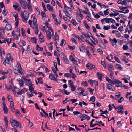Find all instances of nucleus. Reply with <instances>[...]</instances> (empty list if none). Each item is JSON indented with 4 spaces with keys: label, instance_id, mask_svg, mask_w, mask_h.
Here are the masks:
<instances>
[{
    "label": "nucleus",
    "instance_id": "1",
    "mask_svg": "<svg viewBox=\"0 0 132 132\" xmlns=\"http://www.w3.org/2000/svg\"><path fill=\"white\" fill-rule=\"evenodd\" d=\"M22 21L27 23V21L29 17V14L25 10H24L23 12H21V14Z\"/></svg>",
    "mask_w": 132,
    "mask_h": 132
},
{
    "label": "nucleus",
    "instance_id": "2",
    "mask_svg": "<svg viewBox=\"0 0 132 132\" xmlns=\"http://www.w3.org/2000/svg\"><path fill=\"white\" fill-rule=\"evenodd\" d=\"M10 121L12 126L13 127L16 126V128H17L19 127L20 128L21 127V125L20 122H18L14 120L13 118H11Z\"/></svg>",
    "mask_w": 132,
    "mask_h": 132
},
{
    "label": "nucleus",
    "instance_id": "3",
    "mask_svg": "<svg viewBox=\"0 0 132 132\" xmlns=\"http://www.w3.org/2000/svg\"><path fill=\"white\" fill-rule=\"evenodd\" d=\"M117 84L118 85H116V86L117 87H121L122 86V82L119 81V80L118 79H116L114 80H113V84Z\"/></svg>",
    "mask_w": 132,
    "mask_h": 132
},
{
    "label": "nucleus",
    "instance_id": "4",
    "mask_svg": "<svg viewBox=\"0 0 132 132\" xmlns=\"http://www.w3.org/2000/svg\"><path fill=\"white\" fill-rule=\"evenodd\" d=\"M107 88L109 90H112L114 91L115 90V88L112 85H111L110 84H106Z\"/></svg>",
    "mask_w": 132,
    "mask_h": 132
},
{
    "label": "nucleus",
    "instance_id": "5",
    "mask_svg": "<svg viewBox=\"0 0 132 132\" xmlns=\"http://www.w3.org/2000/svg\"><path fill=\"white\" fill-rule=\"evenodd\" d=\"M23 79L24 81L26 82V83L25 84L26 85L29 86L31 85H32L30 79H27L26 78H23Z\"/></svg>",
    "mask_w": 132,
    "mask_h": 132
},
{
    "label": "nucleus",
    "instance_id": "6",
    "mask_svg": "<svg viewBox=\"0 0 132 132\" xmlns=\"http://www.w3.org/2000/svg\"><path fill=\"white\" fill-rule=\"evenodd\" d=\"M4 58H2V60H3V64L5 66L6 65V64L7 63V64L9 65V60L8 58L6 57L5 58L4 60Z\"/></svg>",
    "mask_w": 132,
    "mask_h": 132
},
{
    "label": "nucleus",
    "instance_id": "7",
    "mask_svg": "<svg viewBox=\"0 0 132 132\" xmlns=\"http://www.w3.org/2000/svg\"><path fill=\"white\" fill-rule=\"evenodd\" d=\"M13 89L12 90V91L13 92L14 94L15 95L16 94V93L18 91L20 90L18 88H17L16 86H13Z\"/></svg>",
    "mask_w": 132,
    "mask_h": 132
},
{
    "label": "nucleus",
    "instance_id": "8",
    "mask_svg": "<svg viewBox=\"0 0 132 132\" xmlns=\"http://www.w3.org/2000/svg\"><path fill=\"white\" fill-rule=\"evenodd\" d=\"M26 3H27V2L23 1L20 3L23 9H26Z\"/></svg>",
    "mask_w": 132,
    "mask_h": 132
},
{
    "label": "nucleus",
    "instance_id": "9",
    "mask_svg": "<svg viewBox=\"0 0 132 132\" xmlns=\"http://www.w3.org/2000/svg\"><path fill=\"white\" fill-rule=\"evenodd\" d=\"M5 28L7 30H11L12 29V26L10 24H7Z\"/></svg>",
    "mask_w": 132,
    "mask_h": 132
},
{
    "label": "nucleus",
    "instance_id": "10",
    "mask_svg": "<svg viewBox=\"0 0 132 132\" xmlns=\"http://www.w3.org/2000/svg\"><path fill=\"white\" fill-rule=\"evenodd\" d=\"M18 45L21 46H23L26 44V43L22 40H21L18 43Z\"/></svg>",
    "mask_w": 132,
    "mask_h": 132
},
{
    "label": "nucleus",
    "instance_id": "11",
    "mask_svg": "<svg viewBox=\"0 0 132 132\" xmlns=\"http://www.w3.org/2000/svg\"><path fill=\"white\" fill-rule=\"evenodd\" d=\"M46 34L48 39V40L50 39L51 37V32L49 31H47Z\"/></svg>",
    "mask_w": 132,
    "mask_h": 132
},
{
    "label": "nucleus",
    "instance_id": "12",
    "mask_svg": "<svg viewBox=\"0 0 132 132\" xmlns=\"http://www.w3.org/2000/svg\"><path fill=\"white\" fill-rule=\"evenodd\" d=\"M27 7L28 9L31 12H32L33 11L32 6L31 5V3H28L27 4Z\"/></svg>",
    "mask_w": 132,
    "mask_h": 132
},
{
    "label": "nucleus",
    "instance_id": "13",
    "mask_svg": "<svg viewBox=\"0 0 132 132\" xmlns=\"http://www.w3.org/2000/svg\"><path fill=\"white\" fill-rule=\"evenodd\" d=\"M83 23L86 28L89 31L90 27L87 24L85 20H84Z\"/></svg>",
    "mask_w": 132,
    "mask_h": 132
},
{
    "label": "nucleus",
    "instance_id": "14",
    "mask_svg": "<svg viewBox=\"0 0 132 132\" xmlns=\"http://www.w3.org/2000/svg\"><path fill=\"white\" fill-rule=\"evenodd\" d=\"M15 114L16 116L19 117L22 116V115H21L19 111L17 109L15 110Z\"/></svg>",
    "mask_w": 132,
    "mask_h": 132
},
{
    "label": "nucleus",
    "instance_id": "15",
    "mask_svg": "<svg viewBox=\"0 0 132 132\" xmlns=\"http://www.w3.org/2000/svg\"><path fill=\"white\" fill-rule=\"evenodd\" d=\"M121 58H122L121 59V60L122 61L125 62L126 63H127L129 62V61L128 59L126 58V56H123Z\"/></svg>",
    "mask_w": 132,
    "mask_h": 132
},
{
    "label": "nucleus",
    "instance_id": "16",
    "mask_svg": "<svg viewBox=\"0 0 132 132\" xmlns=\"http://www.w3.org/2000/svg\"><path fill=\"white\" fill-rule=\"evenodd\" d=\"M4 120L5 122V126L6 128H7L8 126V122L7 119L5 116L4 117Z\"/></svg>",
    "mask_w": 132,
    "mask_h": 132
},
{
    "label": "nucleus",
    "instance_id": "17",
    "mask_svg": "<svg viewBox=\"0 0 132 132\" xmlns=\"http://www.w3.org/2000/svg\"><path fill=\"white\" fill-rule=\"evenodd\" d=\"M99 45L100 47H102L103 49H105L106 48V47L104 44L103 41H101V43H100Z\"/></svg>",
    "mask_w": 132,
    "mask_h": 132
},
{
    "label": "nucleus",
    "instance_id": "18",
    "mask_svg": "<svg viewBox=\"0 0 132 132\" xmlns=\"http://www.w3.org/2000/svg\"><path fill=\"white\" fill-rule=\"evenodd\" d=\"M3 110L5 114H7L8 113V110L7 106L3 107Z\"/></svg>",
    "mask_w": 132,
    "mask_h": 132
},
{
    "label": "nucleus",
    "instance_id": "19",
    "mask_svg": "<svg viewBox=\"0 0 132 132\" xmlns=\"http://www.w3.org/2000/svg\"><path fill=\"white\" fill-rule=\"evenodd\" d=\"M43 49V48L40 47L38 44L36 45V50L38 51H42Z\"/></svg>",
    "mask_w": 132,
    "mask_h": 132
},
{
    "label": "nucleus",
    "instance_id": "20",
    "mask_svg": "<svg viewBox=\"0 0 132 132\" xmlns=\"http://www.w3.org/2000/svg\"><path fill=\"white\" fill-rule=\"evenodd\" d=\"M69 59L73 63H75V62H76V60L74 59V58L71 55H70L69 56Z\"/></svg>",
    "mask_w": 132,
    "mask_h": 132
},
{
    "label": "nucleus",
    "instance_id": "21",
    "mask_svg": "<svg viewBox=\"0 0 132 132\" xmlns=\"http://www.w3.org/2000/svg\"><path fill=\"white\" fill-rule=\"evenodd\" d=\"M47 7L50 11H52L53 10V8L50 4H48L47 5Z\"/></svg>",
    "mask_w": 132,
    "mask_h": 132
},
{
    "label": "nucleus",
    "instance_id": "22",
    "mask_svg": "<svg viewBox=\"0 0 132 132\" xmlns=\"http://www.w3.org/2000/svg\"><path fill=\"white\" fill-rule=\"evenodd\" d=\"M97 76L98 77V78L100 80L102 79V74H101L99 72H97Z\"/></svg>",
    "mask_w": 132,
    "mask_h": 132
},
{
    "label": "nucleus",
    "instance_id": "23",
    "mask_svg": "<svg viewBox=\"0 0 132 132\" xmlns=\"http://www.w3.org/2000/svg\"><path fill=\"white\" fill-rule=\"evenodd\" d=\"M39 38L41 42L42 43L44 41V37L43 35L39 36Z\"/></svg>",
    "mask_w": 132,
    "mask_h": 132
},
{
    "label": "nucleus",
    "instance_id": "24",
    "mask_svg": "<svg viewBox=\"0 0 132 132\" xmlns=\"http://www.w3.org/2000/svg\"><path fill=\"white\" fill-rule=\"evenodd\" d=\"M117 42V41L115 38H114L113 40V41L111 42L113 46H114L115 43L116 44V43Z\"/></svg>",
    "mask_w": 132,
    "mask_h": 132
},
{
    "label": "nucleus",
    "instance_id": "25",
    "mask_svg": "<svg viewBox=\"0 0 132 132\" xmlns=\"http://www.w3.org/2000/svg\"><path fill=\"white\" fill-rule=\"evenodd\" d=\"M32 85H31L29 86V90L30 91V92H33V91L34 90V89L32 86Z\"/></svg>",
    "mask_w": 132,
    "mask_h": 132
},
{
    "label": "nucleus",
    "instance_id": "26",
    "mask_svg": "<svg viewBox=\"0 0 132 132\" xmlns=\"http://www.w3.org/2000/svg\"><path fill=\"white\" fill-rule=\"evenodd\" d=\"M106 80L109 82L111 84H113V81L111 80V79H109L108 77H106Z\"/></svg>",
    "mask_w": 132,
    "mask_h": 132
},
{
    "label": "nucleus",
    "instance_id": "27",
    "mask_svg": "<svg viewBox=\"0 0 132 132\" xmlns=\"http://www.w3.org/2000/svg\"><path fill=\"white\" fill-rule=\"evenodd\" d=\"M110 28V26H104L103 29L105 30H108Z\"/></svg>",
    "mask_w": 132,
    "mask_h": 132
},
{
    "label": "nucleus",
    "instance_id": "28",
    "mask_svg": "<svg viewBox=\"0 0 132 132\" xmlns=\"http://www.w3.org/2000/svg\"><path fill=\"white\" fill-rule=\"evenodd\" d=\"M108 65V67L107 66V67H108V69L110 71H111L110 69L112 70L114 69V67L113 65Z\"/></svg>",
    "mask_w": 132,
    "mask_h": 132
},
{
    "label": "nucleus",
    "instance_id": "29",
    "mask_svg": "<svg viewBox=\"0 0 132 132\" xmlns=\"http://www.w3.org/2000/svg\"><path fill=\"white\" fill-rule=\"evenodd\" d=\"M36 37H34L33 38H31V41L32 42L36 44Z\"/></svg>",
    "mask_w": 132,
    "mask_h": 132
},
{
    "label": "nucleus",
    "instance_id": "30",
    "mask_svg": "<svg viewBox=\"0 0 132 132\" xmlns=\"http://www.w3.org/2000/svg\"><path fill=\"white\" fill-rule=\"evenodd\" d=\"M110 72L111 73L110 74V78L112 79H114V80L116 79H114L113 76V75L114 74V73L112 71H110Z\"/></svg>",
    "mask_w": 132,
    "mask_h": 132
},
{
    "label": "nucleus",
    "instance_id": "31",
    "mask_svg": "<svg viewBox=\"0 0 132 132\" xmlns=\"http://www.w3.org/2000/svg\"><path fill=\"white\" fill-rule=\"evenodd\" d=\"M21 31L22 36L24 37H25L26 36V34L25 33V30L22 28L21 29Z\"/></svg>",
    "mask_w": 132,
    "mask_h": 132
},
{
    "label": "nucleus",
    "instance_id": "32",
    "mask_svg": "<svg viewBox=\"0 0 132 132\" xmlns=\"http://www.w3.org/2000/svg\"><path fill=\"white\" fill-rule=\"evenodd\" d=\"M86 35L87 36V38H89V39H90V37H93L92 36V35L91 33L89 32H87L86 34Z\"/></svg>",
    "mask_w": 132,
    "mask_h": 132
},
{
    "label": "nucleus",
    "instance_id": "33",
    "mask_svg": "<svg viewBox=\"0 0 132 132\" xmlns=\"http://www.w3.org/2000/svg\"><path fill=\"white\" fill-rule=\"evenodd\" d=\"M52 70L54 72V74L56 76V77L57 78L58 77V75L57 74V72L55 71V70L54 69H53V68H52Z\"/></svg>",
    "mask_w": 132,
    "mask_h": 132
},
{
    "label": "nucleus",
    "instance_id": "34",
    "mask_svg": "<svg viewBox=\"0 0 132 132\" xmlns=\"http://www.w3.org/2000/svg\"><path fill=\"white\" fill-rule=\"evenodd\" d=\"M68 84L70 86V87L74 85L73 82L71 80L68 81Z\"/></svg>",
    "mask_w": 132,
    "mask_h": 132
},
{
    "label": "nucleus",
    "instance_id": "35",
    "mask_svg": "<svg viewBox=\"0 0 132 132\" xmlns=\"http://www.w3.org/2000/svg\"><path fill=\"white\" fill-rule=\"evenodd\" d=\"M55 39L54 40V41H55L57 39L58 40L59 39V36L57 34V32H55V34L54 36Z\"/></svg>",
    "mask_w": 132,
    "mask_h": 132
},
{
    "label": "nucleus",
    "instance_id": "36",
    "mask_svg": "<svg viewBox=\"0 0 132 132\" xmlns=\"http://www.w3.org/2000/svg\"><path fill=\"white\" fill-rule=\"evenodd\" d=\"M116 66L119 69H120V70H122L123 69V68L121 67V65L120 64H116Z\"/></svg>",
    "mask_w": 132,
    "mask_h": 132
},
{
    "label": "nucleus",
    "instance_id": "37",
    "mask_svg": "<svg viewBox=\"0 0 132 132\" xmlns=\"http://www.w3.org/2000/svg\"><path fill=\"white\" fill-rule=\"evenodd\" d=\"M37 79L39 83L41 84L43 83V82L42 80V77L37 78Z\"/></svg>",
    "mask_w": 132,
    "mask_h": 132
},
{
    "label": "nucleus",
    "instance_id": "38",
    "mask_svg": "<svg viewBox=\"0 0 132 132\" xmlns=\"http://www.w3.org/2000/svg\"><path fill=\"white\" fill-rule=\"evenodd\" d=\"M66 110L65 109H60L59 110V111L61 112V111H63V116H66L67 117H68V115H65V112L64 111Z\"/></svg>",
    "mask_w": 132,
    "mask_h": 132
},
{
    "label": "nucleus",
    "instance_id": "39",
    "mask_svg": "<svg viewBox=\"0 0 132 132\" xmlns=\"http://www.w3.org/2000/svg\"><path fill=\"white\" fill-rule=\"evenodd\" d=\"M53 63L54 65V67L56 69V71H58V69L57 67V63L56 62H54Z\"/></svg>",
    "mask_w": 132,
    "mask_h": 132
},
{
    "label": "nucleus",
    "instance_id": "40",
    "mask_svg": "<svg viewBox=\"0 0 132 132\" xmlns=\"http://www.w3.org/2000/svg\"><path fill=\"white\" fill-rule=\"evenodd\" d=\"M49 78L50 79L52 80H53V79L55 78V77L53 75L52 73H51L49 75Z\"/></svg>",
    "mask_w": 132,
    "mask_h": 132
},
{
    "label": "nucleus",
    "instance_id": "41",
    "mask_svg": "<svg viewBox=\"0 0 132 132\" xmlns=\"http://www.w3.org/2000/svg\"><path fill=\"white\" fill-rule=\"evenodd\" d=\"M84 46V45L83 44H82L81 48H79L80 50V51L83 52L84 50L85 47Z\"/></svg>",
    "mask_w": 132,
    "mask_h": 132
},
{
    "label": "nucleus",
    "instance_id": "42",
    "mask_svg": "<svg viewBox=\"0 0 132 132\" xmlns=\"http://www.w3.org/2000/svg\"><path fill=\"white\" fill-rule=\"evenodd\" d=\"M104 19L106 23H109L110 22V18H104Z\"/></svg>",
    "mask_w": 132,
    "mask_h": 132
},
{
    "label": "nucleus",
    "instance_id": "43",
    "mask_svg": "<svg viewBox=\"0 0 132 132\" xmlns=\"http://www.w3.org/2000/svg\"><path fill=\"white\" fill-rule=\"evenodd\" d=\"M91 64H92L90 63H88L87 64L86 67H87L88 69L90 70L91 69Z\"/></svg>",
    "mask_w": 132,
    "mask_h": 132
},
{
    "label": "nucleus",
    "instance_id": "44",
    "mask_svg": "<svg viewBox=\"0 0 132 132\" xmlns=\"http://www.w3.org/2000/svg\"><path fill=\"white\" fill-rule=\"evenodd\" d=\"M117 108L118 110L120 109V110L122 109L123 110H124L123 107V105H119L117 107Z\"/></svg>",
    "mask_w": 132,
    "mask_h": 132
},
{
    "label": "nucleus",
    "instance_id": "45",
    "mask_svg": "<svg viewBox=\"0 0 132 132\" xmlns=\"http://www.w3.org/2000/svg\"><path fill=\"white\" fill-rule=\"evenodd\" d=\"M77 87L76 86H73L72 87H70L71 88V90L72 91H74Z\"/></svg>",
    "mask_w": 132,
    "mask_h": 132
},
{
    "label": "nucleus",
    "instance_id": "46",
    "mask_svg": "<svg viewBox=\"0 0 132 132\" xmlns=\"http://www.w3.org/2000/svg\"><path fill=\"white\" fill-rule=\"evenodd\" d=\"M54 56L57 57L59 56L60 55V54L58 53L56 51H54Z\"/></svg>",
    "mask_w": 132,
    "mask_h": 132
},
{
    "label": "nucleus",
    "instance_id": "47",
    "mask_svg": "<svg viewBox=\"0 0 132 132\" xmlns=\"http://www.w3.org/2000/svg\"><path fill=\"white\" fill-rule=\"evenodd\" d=\"M124 99L123 97H121L118 101V102L120 103H121L123 100Z\"/></svg>",
    "mask_w": 132,
    "mask_h": 132
},
{
    "label": "nucleus",
    "instance_id": "48",
    "mask_svg": "<svg viewBox=\"0 0 132 132\" xmlns=\"http://www.w3.org/2000/svg\"><path fill=\"white\" fill-rule=\"evenodd\" d=\"M117 125L119 127H121L122 126V123L121 121H119L117 122Z\"/></svg>",
    "mask_w": 132,
    "mask_h": 132
},
{
    "label": "nucleus",
    "instance_id": "49",
    "mask_svg": "<svg viewBox=\"0 0 132 132\" xmlns=\"http://www.w3.org/2000/svg\"><path fill=\"white\" fill-rule=\"evenodd\" d=\"M65 42V40L64 39H62V40L61 41V43L60 44V45L61 46H63V44L64 43V42Z\"/></svg>",
    "mask_w": 132,
    "mask_h": 132
},
{
    "label": "nucleus",
    "instance_id": "50",
    "mask_svg": "<svg viewBox=\"0 0 132 132\" xmlns=\"http://www.w3.org/2000/svg\"><path fill=\"white\" fill-rule=\"evenodd\" d=\"M95 97L94 96H92L91 97L90 99V100L93 102H95Z\"/></svg>",
    "mask_w": 132,
    "mask_h": 132
},
{
    "label": "nucleus",
    "instance_id": "51",
    "mask_svg": "<svg viewBox=\"0 0 132 132\" xmlns=\"http://www.w3.org/2000/svg\"><path fill=\"white\" fill-rule=\"evenodd\" d=\"M81 84L85 87L87 86L88 85L87 82H82Z\"/></svg>",
    "mask_w": 132,
    "mask_h": 132
},
{
    "label": "nucleus",
    "instance_id": "52",
    "mask_svg": "<svg viewBox=\"0 0 132 132\" xmlns=\"http://www.w3.org/2000/svg\"><path fill=\"white\" fill-rule=\"evenodd\" d=\"M100 111L101 112V114H106L105 113H108V111L107 110H106L105 111H103L101 109H100Z\"/></svg>",
    "mask_w": 132,
    "mask_h": 132
},
{
    "label": "nucleus",
    "instance_id": "53",
    "mask_svg": "<svg viewBox=\"0 0 132 132\" xmlns=\"http://www.w3.org/2000/svg\"><path fill=\"white\" fill-rule=\"evenodd\" d=\"M27 97L28 98H30L33 96V94L32 93L30 94H29L28 93H27Z\"/></svg>",
    "mask_w": 132,
    "mask_h": 132
},
{
    "label": "nucleus",
    "instance_id": "54",
    "mask_svg": "<svg viewBox=\"0 0 132 132\" xmlns=\"http://www.w3.org/2000/svg\"><path fill=\"white\" fill-rule=\"evenodd\" d=\"M14 102L13 101H11L10 108H13L14 107Z\"/></svg>",
    "mask_w": 132,
    "mask_h": 132
},
{
    "label": "nucleus",
    "instance_id": "55",
    "mask_svg": "<svg viewBox=\"0 0 132 132\" xmlns=\"http://www.w3.org/2000/svg\"><path fill=\"white\" fill-rule=\"evenodd\" d=\"M73 113L75 115H78V114H81V113L77 111H74L73 112Z\"/></svg>",
    "mask_w": 132,
    "mask_h": 132
},
{
    "label": "nucleus",
    "instance_id": "56",
    "mask_svg": "<svg viewBox=\"0 0 132 132\" xmlns=\"http://www.w3.org/2000/svg\"><path fill=\"white\" fill-rule=\"evenodd\" d=\"M63 62L67 64H69V62L67 58Z\"/></svg>",
    "mask_w": 132,
    "mask_h": 132
},
{
    "label": "nucleus",
    "instance_id": "57",
    "mask_svg": "<svg viewBox=\"0 0 132 132\" xmlns=\"http://www.w3.org/2000/svg\"><path fill=\"white\" fill-rule=\"evenodd\" d=\"M41 29H42L43 31V32H46V30L45 29V27L44 26L41 25L40 27Z\"/></svg>",
    "mask_w": 132,
    "mask_h": 132
},
{
    "label": "nucleus",
    "instance_id": "58",
    "mask_svg": "<svg viewBox=\"0 0 132 132\" xmlns=\"http://www.w3.org/2000/svg\"><path fill=\"white\" fill-rule=\"evenodd\" d=\"M41 15L42 18H43L46 16V14L45 12L43 11L41 12Z\"/></svg>",
    "mask_w": 132,
    "mask_h": 132
},
{
    "label": "nucleus",
    "instance_id": "59",
    "mask_svg": "<svg viewBox=\"0 0 132 132\" xmlns=\"http://www.w3.org/2000/svg\"><path fill=\"white\" fill-rule=\"evenodd\" d=\"M86 52L87 53V55H88V56H89V57H90V55H91V54L89 52V50L88 49H86Z\"/></svg>",
    "mask_w": 132,
    "mask_h": 132
},
{
    "label": "nucleus",
    "instance_id": "60",
    "mask_svg": "<svg viewBox=\"0 0 132 132\" xmlns=\"http://www.w3.org/2000/svg\"><path fill=\"white\" fill-rule=\"evenodd\" d=\"M123 50H125L128 49V47L127 45H124L123 46Z\"/></svg>",
    "mask_w": 132,
    "mask_h": 132
},
{
    "label": "nucleus",
    "instance_id": "61",
    "mask_svg": "<svg viewBox=\"0 0 132 132\" xmlns=\"http://www.w3.org/2000/svg\"><path fill=\"white\" fill-rule=\"evenodd\" d=\"M101 65H102L104 67H105L106 68V65L104 61H101Z\"/></svg>",
    "mask_w": 132,
    "mask_h": 132
},
{
    "label": "nucleus",
    "instance_id": "62",
    "mask_svg": "<svg viewBox=\"0 0 132 132\" xmlns=\"http://www.w3.org/2000/svg\"><path fill=\"white\" fill-rule=\"evenodd\" d=\"M19 84L20 87H22L23 86L24 82L23 80H21V81H20Z\"/></svg>",
    "mask_w": 132,
    "mask_h": 132
},
{
    "label": "nucleus",
    "instance_id": "63",
    "mask_svg": "<svg viewBox=\"0 0 132 132\" xmlns=\"http://www.w3.org/2000/svg\"><path fill=\"white\" fill-rule=\"evenodd\" d=\"M71 22L72 24L74 25H76L77 24V22L73 19H72L71 20Z\"/></svg>",
    "mask_w": 132,
    "mask_h": 132
},
{
    "label": "nucleus",
    "instance_id": "64",
    "mask_svg": "<svg viewBox=\"0 0 132 132\" xmlns=\"http://www.w3.org/2000/svg\"><path fill=\"white\" fill-rule=\"evenodd\" d=\"M29 127L30 128L33 126V124L30 121V120H29Z\"/></svg>",
    "mask_w": 132,
    "mask_h": 132
}]
</instances>
